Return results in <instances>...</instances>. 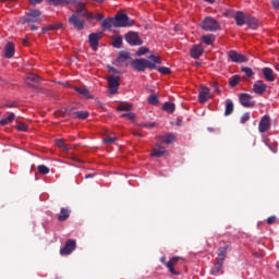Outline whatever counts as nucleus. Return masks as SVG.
Here are the masks:
<instances>
[{
    "mask_svg": "<svg viewBox=\"0 0 279 279\" xmlns=\"http://www.w3.org/2000/svg\"><path fill=\"white\" fill-rule=\"evenodd\" d=\"M72 4L75 8H78L77 11L70 16L69 22L71 25H73L76 29H84V21L80 19H93V13H89L86 8L84 7V3L74 0Z\"/></svg>",
    "mask_w": 279,
    "mask_h": 279,
    "instance_id": "1",
    "label": "nucleus"
},
{
    "mask_svg": "<svg viewBox=\"0 0 279 279\" xmlns=\"http://www.w3.org/2000/svg\"><path fill=\"white\" fill-rule=\"evenodd\" d=\"M156 64H160V58L156 56H150V60L136 59L132 62V66L135 71H145V69H156Z\"/></svg>",
    "mask_w": 279,
    "mask_h": 279,
    "instance_id": "2",
    "label": "nucleus"
},
{
    "mask_svg": "<svg viewBox=\"0 0 279 279\" xmlns=\"http://www.w3.org/2000/svg\"><path fill=\"white\" fill-rule=\"evenodd\" d=\"M132 25H134V21L124 13H118L113 19V27H132Z\"/></svg>",
    "mask_w": 279,
    "mask_h": 279,
    "instance_id": "3",
    "label": "nucleus"
},
{
    "mask_svg": "<svg viewBox=\"0 0 279 279\" xmlns=\"http://www.w3.org/2000/svg\"><path fill=\"white\" fill-rule=\"evenodd\" d=\"M40 11L39 10H31L26 13V16L20 20L22 25H26V23H40Z\"/></svg>",
    "mask_w": 279,
    "mask_h": 279,
    "instance_id": "4",
    "label": "nucleus"
},
{
    "mask_svg": "<svg viewBox=\"0 0 279 279\" xmlns=\"http://www.w3.org/2000/svg\"><path fill=\"white\" fill-rule=\"evenodd\" d=\"M202 29L205 32H216V29H219V23L213 17H206L202 23Z\"/></svg>",
    "mask_w": 279,
    "mask_h": 279,
    "instance_id": "5",
    "label": "nucleus"
},
{
    "mask_svg": "<svg viewBox=\"0 0 279 279\" xmlns=\"http://www.w3.org/2000/svg\"><path fill=\"white\" fill-rule=\"evenodd\" d=\"M125 40H126V43H129V45H132L133 47L143 45V41L141 40L138 33H134V32L128 33L125 35Z\"/></svg>",
    "mask_w": 279,
    "mask_h": 279,
    "instance_id": "6",
    "label": "nucleus"
},
{
    "mask_svg": "<svg viewBox=\"0 0 279 279\" xmlns=\"http://www.w3.org/2000/svg\"><path fill=\"white\" fill-rule=\"evenodd\" d=\"M165 260H167L166 257L160 258V262L163 265H166V267L169 269L170 274H172L173 276H178V271H175L173 266L180 260V257H172L168 263H166Z\"/></svg>",
    "mask_w": 279,
    "mask_h": 279,
    "instance_id": "7",
    "label": "nucleus"
},
{
    "mask_svg": "<svg viewBox=\"0 0 279 279\" xmlns=\"http://www.w3.org/2000/svg\"><path fill=\"white\" fill-rule=\"evenodd\" d=\"M99 40H101V33H92L88 37L89 45L93 51H97L99 47Z\"/></svg>",
    "mask_w": 279,
    "mask_h": 279,
    "instance_id": "8",
    "label": "nucleus"
},
{
    "mask_svg": "<svg viewBox=\"0 0 279 279\" xmlns=\"http://www.w3.org/2000/svg\"><path fill=\"white\" fill-rule=\"evenodd\" d=\"M210 98V88L202 85L199 88L198 101L199 104H206Z\"/></svg>",
    "mask_w": 279,
    "mask_h": 279,
    "instance_id": "9",
    "label": "nucleus"
},
{
    "mask_svg": "<svg viewBox=\"0 0 279 279\" xmlns=\"http://www.w3.org/2000/svg\"><path fill=\"white\" fill-rule=\"evenodd\" d=\"M240 104L244 108H252L254 107V100L252 99V95L250 94H240L239 96Z\"/></svg>",
    "mask_w": 279,
    "mask_h": 279,
    "instance_id": "10",
    "label": "nucleus"
},
{
    "mask_svg": "<svg viewBox=\"0 0 279 279\" xmlns=\"http://www.w3.org/2000/svg\"><path fill=\"white\" fill-rule=\"evenodd\" d=\"M271 128V118L269 116H264L259 121L258 131L262 133L268 132Z\"/></svg>",
    "mask_w": 279,
    "mask_h": 279,
    "instance_id": "11",
    "label": "nucleus"
},
{
    "mask_svg": "<svg viewBox=\"0 0 279 279\" xmlns=\"http://www.w3.org/2000/svg\"><path fill=\"white\" fill-rule=\"evenodd\" d=\"M75 250V241L68 240L63 248L60 250L61 256H69Z\"/></svg>",
    "mask_w": 279,
    "mask_h": 279,
    "instance_id": "12",
    "label": "nucleus"
},
{
    "mask_svg": "<svg viewBox=\"0 0 279 279\" xmlns=\"http://www.w3.org/2000/svg\"><path fill=\"white\" fill-rule=\"evenodd\" d=\"M108 84L111 95H116V93L119 90V76H109Z\"/></svg>",
    "mask_w": 279,
    "mask_h": 279,
    "instance_id": "13",
    "label": "nucleus"
},
{
    "mask_svg": "<svg viewBox=\"0 0 279 279\" xmlns=\"http://www.w3.org/2000/svg\"><path fill=\"white\" fill-rule=\"evenodd\" d=\"M228 56L232 62H238V63L247 62V58L244 54L236 52L235 50L229 51Z\"/></svg>",
    "mask_w": 279,
    "mask_h": 279,
    "instance_id": "14",
    "label": "nucleus"
},
{
    "mask_svg": "<svg viewBox=\"0 0 279 279\" xmlns=\"http://www.w3.org/2000/svg\"><path fill=\"white\" fill-rule=\"evenodd\" d=\"M267 90V84H265L263 81H256L253 85V92L255 95H263Z\"/></svg>",
    "mask_w": 279,
    "mask_h": 279,
    "instance_id": "15",
    "label": "nucleus"
},
{
    "mask_svg": "<svg viewBox=\"0 0 279 279\" xmlns=\"http://www.w3.org/2000/svg\"><path fill=\"white\" fill-rule=\"evenodd\" d=\"M166 154H167V148L156 144L150 156H153L155 158H160V157L165 156Z\"/></svg>",
    "mask_w": 279,
    "mask_h": 279,
    "instance_id": "16",
    "label": "nucleus"
},
{
    "mask_svg": "<svg viewBox=\"0 0 279 279\" xmlns=\"http://www.w3.org/2000/svg\"><path fill=\"white\" fill-rule=\"evenodd\" d=\"M204 53V47L201 45L193 46L191 49V57L197 60Z\"/></svg>",
    "mask_w": 279,
    "mask_h": 279,
    "instance_id": "17",
    "label": "nucleus"
},
{
    "mask_svg": "<svg viewBox=\"0 0 279 279\" xmlns=\"http://www.w3.org/2000/svg\"><path fill=\"white\" fill-rule=\"evenodd\" d=\"M263 75L266 82H274L276 80V76L274 75V70H271L270 68H264Z\"/></svg>",
    "mask_w": 279,
    "mask_h": 279,
    "instance_id": "18",
    "label": "nucleus"
},
{
    "mask_svg": "<svg viewBox=\"0 0 279 279\" xmlns=\"http://www.w3.org/2000/svg\"><path fill=\"white\" fill-rule=\"evenodd\" d=\"M4 58H14V45L10 41L4 47Z\"/></svg>",
    "mask_w": 279,
    "mask_h": 279,
    "instance_id": "19",
    "label": "nucleus"
},
{
    "mask_svg": "<svg viewBox=\"0 0 279 279\" xmlns=\"http://www.w3.org/2000/svg\"><path fill=\"white\" fill-rule=\"evenodd\" d=\"M245 24L250 27V29H258V20L252 16H246Z\"/></svg>",
    "mask_w": 279,
    "mask_h": 279,
    "instance_id": "20",
    "label": "nucleus"
},
{
    "mask_svg": "<svg viewBox=\"0 0 279 279\" xmlns=\"http://www.w3.org/2000/svg\"><path fill=\"white\" fill-rule=\"evenodd\" d=\"M228 253V247L222 246L218 250L217 263H222L226 260V254Z\"/></svg>",
    "mask_w": 279,
    "mask_h": 279,
    "instance_id": "21",
    "label": "nucleus"
},
{
    "mask_svg": "<svg viewBox=\"0 0 279 279\" xmlns=\"http://www.w3.org/2000/svg\"><path fill=\"white\" fill-rule=\"evenodd\" d=\"M234 19H235L236 25H239L240 27L242 25H245L246 20H247V17H245V14H243V12H238L235 14Z\"/></svg>",
    "mask_w": 279,
    "mask_h": 279,
    "instance_id": "22",
    "label": "nucleus"
},
{
    "mask_svg": "<svg viewBox=\"0 0 279 279\" xmlns=\"http://www.w3.org/2000/svg\"><path fill=\"white\" fill-rule=\"evenodd\" d=\"M123 45V37L121 35H114L112 37V46L116 49H121V46Z\"/></svg>",
    "mask_w": 279,
    "mask_h": 279,
    "instance_id": "23",
    "label": "nucleus"
},
{
    "mask_svg": "<svg viewBox=\"0 0 279 279\" xmlns=\"http://www.w3.org/2000/svg\"><path fill=\"white\" fill-rule=\"evenodd\" d=\"M32 82H34V83L40 82V77L36 74H28L26 80H25V84L27 86H34V84H32Z\"/></svg>",
    "mask_w": 279,
    "mask_h": 279,
    "instance_id": "24",
    "label": "nucleus"
},
{
    "mask_svg": "<svg viewBox=\"0 0 279 279\" xmlns=\"http://www.w3.org/2000/svg\"><path fill=\"white\" fill-rule=\"evenodd\" d=\"M75 90L76 93H78V95L85 97V99H93V96L90 95V93H88V89L86 87H76Z\"/></svg>",
    "mask_w": 279,
    "mask_h": 279,
    "instance_id": "25",
    "label": "nucleus"
},
{
    "mask_svg": "<svg viewBox=\"0 0 279 279\" xmlns=\"http://www.w3.org/2000/svg\"><path fill=\"white\" fill-rule=\"evenodd\" d=\"M132 108L133 107L130 102H122L117 107V110L119 112H131Z\"/></svg>",
    "mask_w": 279,
    "mask_h": 279,
    "instance_id": "26",
    "label": "nucleus"
},
{
    "mask_svg": "<svg viewBox=\"0 0 279 279\" xmlns=\"http://www.w3.org/2000/svg\"><path fill=\"white\" fill-rule=\"evenodd\" d=\"M232 112H234V104L232 102V100L228 99L226 101L225 114L226 117H229V114H232Z\"/></svg>",
    "mask_w": 279,
    "mask_h": 279,
    "instance_id": "27",
    "label": "nucleus"
},
{
    "mask_svg": "<svg viewBox=\"0 0 279 279\" xmlns=\"http://www.w3.org/2000/svg\"><path fill=\"white\" fill-rule=\"evenodd\" d=\"M162 143H166V145H171V143L175 142V135L169 133L163 136H161Z\"/></svg>",
    "mask_w": 279,
    "mask_h": 279,
    "instance_id": "28",
    "label": "nucleus"
},
{
    "mask_svg": "<svg viewBox=\"0 0 279 279\" xmlns=\"http://www.w3.org/2000/svg\"><path fill=\"white\" fill-rule=\"evenodd\" d=\"M112 25L114 26V19H112V17L102 21L104 29H111Z\"/></svg>",
    "mask_w": 279,
    "mask_h": 279,
    "instance_id": "29",
    "label": "nucleus"
},
{
    "mask_svg": "<svg viewBox=\"0 0 279 279\" xmlns=\"http://www.w3.org/2000/svg\"><path fill=\"white\" fill-rule=\"evenodd\" d=\"M162 110H165V112H174L175 111V105L172 102H165L162 106Z\"/></svg>",
    "mask_w": 279,
    "mask_h": 279,
    "instance_id": "30",
    "label": "nucleus"
},
{
    "mask_svg": "<svg viewBox=\"0 0 279 279\" xmlns=\"http://www.w3.org/2000/svg\"><path fill=\"white\" fill-rule=\"evenodd\" d=\"M202 41L205 44V45H213V43H215V35H205L202 37Z\"/></svg>",
    "mask_w": 279,
    "mask_h": 279,
    "instance_id": "31",
    "label": "nucleus"
},
{
    "mask_svg": "<svg viewBox=\"0 0 279 279\" xmlns=\"http://www.w3.org/2000/svg\"><path fill=\"white\" fill-rule=\"evenodd\" d=\"M223 267V264L221 262H217V264L211 269L213 276H219V272L221 271V268Z\"/></svg>",
    "mask_w": 279,
    "mask_h": 279,
    "instance_id": "32",
    "label": "nucleus"
},
{
    "mask_svg": "<svg viewBox=\"0 0 279 279\" xmlns=\"http://www.w3.org/2000/svg\"><path fill=\"white\" fill-rule=\"evenodd\" d=\"M14 121V113H10L8 118H3L0 120V125H8Z\"/></svg>",
    "mask_w": 279,
    "mask_h": 279,
    "instance_id": "33",
    "label": "nucleus"
},
{
    "mask_svg": "<svg viewBox=\"0 0 279 279\" xmlns=\"http://www.w3.org/2000/svg\"><path fill=\"white\" fill-rule=\"evenodd\" d=\"M58 219L59 221H66V219H69V209L62 208Z\"/></svg>",
    "mask_w": 279,
    "mask_h": 279,
    "instance_id": "34",
    "label": "nucleus"
},
{
    "mask_svg": "<svg viewBox=\"0 0 279 279\" xmlns=\"http://www.w3.org/2000/svg\"><path fill=\"white\" fill-rule=\"evenodd\" d=\"M241 82V77L239 75H234L229 80L230 86H239V83Z\"/></svg>",
    "mask_w": 279,
    "mask_h": 279,
    "instance_id": "35",
    "label": "nucleus"
},
{
    "mask_svg": "<svg viewBox=\"0 0 279 279\" xmlns=\"http://www.w3.org/2000/svg\"><path fill=\"white\" fill-rule=\"evenodd\" d=\"M59 27H60V25L52 24L47 27H44L41 32H43V34H47V32H53L56 29H59Z\"/></svg>",
    "mask_w": 279,
    "mask_h": 279,
    "instance_id": "36",
    "label": "nucleus"
},
{
    "mask_svg": "<svg viewBox=\"0 0 279 279\" xmlns=\"http://www.w3.org/2000/svg\"><path fill=\"white\" fill-rule=\"evenodd\" d=\"M56 143L58 147H60L61 149H64V151H69V145L64 144V140H57Z\"/></svg>",
    "mask_w": 279,
    "mask_h": 279,
    "instance_id": "37",
    "label": "nucleus"
},
{
    "mask_svg": "<svg viewBox=\"0 0 279 279\" xmlns=\"http://www.w3.org/2000/svg\"><path fill=\"white\" fill-rule=\"evenodd\" d=\"M148 104H150L151 106H157V104H158V96L157 95H150L148 97Z\"/></svg>",
    "mask_w": 279,
    "mask_h": 279,
    "instance_id": "38",
    "label": "nucleus"
},
{
    "mask_svg": "<svg viewBox=\"0 0 279 279\" xmlns=\"http://www.w3.org/2000/svg\"><path fill=\"white\" fill-rule=\"evenodd\" d=\"M38 171L41 173V175H47V173H49V169L45 165L38 166Z\"/></svg>",
    "mask_w": 279,
    "mask_h": 279,
    "instance_id": "39",
    "label": "nucleus"
},
{
    "mask_svg": "<svg viewBox=\"0 0 279 279\" xmlns=\"http://www.w3.org/2000/svg\"><path fill=\"white\" fill-rule=\"evenodd\" d=\"M159 73H162V75H169L171 73V69L166 68V66H160L158 68Z\"/></svg>",
    "mask_w": 279,
    "mask_h": 279,
    "instance_id": "40",
    "label": "nucleus"
},
{
    "mask_svg": "<svg viewBox=\"0 0 279 279\" xmlns=\"http://www.w3.org/2000/svg\"><path fill=\"white\" fill-rule=\"evenodd\" d=\"M77 119H87L88 118V111H78L76 112Z\"/></svg>",
    "mask_w": 279,
    "mask_h": 279,
    "instance_id": "41",
    "label": "nucleus"
},
{
    "mask_svg": "<svg viewBox=\"0 0 279 279\" xmlns=\"http://www.w3.org/2000/svg\"><path fill=\"white\" fill-rule=\"evenodd\" d=\"M242 71L247 77H252V75H254V72L250 68H242Z\"/></svg>",
    "mask_w": 279,
    "mask_h": 279,
    "instance_id": "42",
    "label": "nucleus"
},
{
    "mask_svg": "<svg viewBox=\"0 0 279 279\" xmlns=\"http://www.w3.org/2000/svg\"><path fill=\"white\" fill-rule=\"evenodd\" d=\"M87 19H95V21H104V14L101 13L93 14V17H87Z\"/></svg>",
    "mask_w": 279,
    "mask_h": 279,
    "instance_id": "43",
    "label": "nucleus"
},
{
    "mask_svg": "<svg viewBox=\"0 0 279 279\" xmlns=\"http://www.w3.org/2000/svg\"><path fill=\"white\" fill-rule=\"evenodd\" d=\"M116 141H117V137H106V138H105V143H106L107 145H112V144L116 143Z\"/></svg>",
    "mask_w": 279,
    "mask_h": 279,
    "instance_id": "44",
    "label": "nucleus"
},
{
    "mask_svg": "<svg viewBox=\"0 0 279 279\" xmlns=\"http://www.w3.org/2000/svg\"><path fill=\"white\" fill-rule=\"evenodd\" d=\"M149 51V49L145 48V47H141L137 51V56H145V53H147Z\"/></svg>",
    "mask_w": 279,
    "mask_h": 279,
    "instance_id": "45",
    "label": "nucleus"
},
{
    "mask_svg": "<svg viewBox=\"0 0 279 279\" xmlns=\"http://www.w3.org/2000/svg\"><path fill=\"white\" fill-rule=\"evenodd\" d=\"M122 117H125L126 119H130L133 121V119H136V116L133 112L123 113Z\"/></svg>",
    "mask_w": 279,
    "mask_h": 279,
    "instance_id": "46",
    "label": "nucleus"
},
{
    "mask_svg": "<svg viewBox=\"0 0 279 279\" xmlns=\"http://www.w3.org/2000/svg\"><path fill=\"white\" fill-rule=\"evenodd\" d=\"M250 121V112H246L241 118V123H247Z\"/></svg>",
    "mask_w": 279,
    "mask_h": 279,
    "instance_id": "47",
    "label": "nucleus"
},
{
    "mask_svg": "<svg viewBox=\"0 0 279 279\" xmlns=\"http://www.w3.org/2000/svg\"><path fill=\"white\" fill-rule=\"evenodd\" d=\"M17 130L20 132H27V124L25 123L17 124Z\"/></svg>",
    "mask_w": 279,
    "mask_h": 279,
    "instance_id": "48",
    "label": "nucleus"
},
{
    "mask_svg": "<svg viewBox=\"0 0 279 279\" xmlns=\"http://www.w3.org/2000/svg\"><path fill=\"white\" fill-rule=\"evenodd\" d=\"M265 145H267V147H269V149H270V151H272V154H276V151H278L277 146H275V148L271 147V146L269 145V142H268L267 140L265 141Z\"/></svg>",
    "mask_w": 279,
    "mask_h": 279,
    "instance_id": "49",
    "label": "nucleus"
},
{
    "mask_svg": "<svg viewBox=\"0 0 279 279\" xmlns=\"http://www.w3.org/2000/svg\"><path fill=\"white\" fill-rule=\"evenodd\" d=\"M50 3H53V5H60L62 3H64V0H49Z\"/></svg>",
    "mask_w": 279,
    "mask_h": 279,
    "instance_id": "50",
    "label": "nucleus"
},
{
    "mask_svg": "<svg viewBox=\"0 0 279 279\" xmlns=\"http://www.w3.org/2000/svg\"><path fill=\"white\" fill-rule=\"evenodd\" d=\"M275 222H276V216L269 217V218L267 219V223H268L269 226H271V223H275Z\"/></svg>",
    "mask_w": 279,
    "mask_h": 279,
    "instance_id": "51",
    "label": "nucleus"
},
{
    "mask_svg": "<svg viewBox=\"0 0 279 279\" xmlns=\"http://www.w3.org/2000/svg\"><path fill=\"white\" fill-rule=\"evenodd\" d=\"M32 5H38V3H43V0H28Z\"/></svg>",
    "mask_w": 279,
    "mask_h": 279,
    "instance_id": "52",
    "label": "nucleus"
},
{
    "mask_svg": "<svg viewBox=\"0 0 279 279\" xmlns=\"http://www.w3.org/2000/svg\"><path fill=\"white\" fill-rule=\"evenodd\" d=\"M272 7L275 8V10H279V0H274Z\"/></svg>",
    "mask_w": 279,
    "mask_h": 279,
    "instance_id": "53",
    "label": "nucleus"
},
{
    "mask_svg": "<svg viewBox=\"0 0 279 279\" xmlns=\"http://www.w3.org/2000/svg\"><path fill=\"white\" fill-rule=\"evenodd\" d=\"M213 88H214L215 90L219 92V84L214 83V84H213Z\"/></svg>",
    "mask_w": 279,
    "mask_h": 279,
    "instance_id": "54",
    "label": "nucleus"
},
{
    "mask_svg": "<svg viewBox=\"0 0 279 279\" xmlns=\"http://www.w3.org/2000/svg\"><path fill=\"white\" fill-rule=\"evenodd\" d=\"M156 125V123H148V124H145V128H154Z\"/></svg>",
    "mask_w": 279,
    "mask_h": 279,
    "instance_id": "55",
    "label": "nucleus"
},
{
    "mask_svg": "<svg viewBox=\"0 0 279 279\" xmlns=\"http://www.w3.org/2000/svg\"><path fill=\"white\" fill-rule=\"evenodd\" d=\"M108 69H109V71L111 72V73H114V68H112V66H108Z\"/></svg>",
    "mask_w": 279,
    "mask_h": 279,
    "instance_id": "56",
    "label": "nucleus"
},
{
    "mask_svg": "<svg viewBox=\"0 0 279 279\" xmlns=\"http://www.w3.org/2000/svg\"><path fill=\"white\" fill-rule=\"evenodd\" d=\"M32 32H36V29H38V26H32Z\"/></svg>",
    "mask_w": 279,
    "mask_h": 279,
    "instance_id": "57",
    "label": "nucleus"
},
{
    "mask_svg": "<svg viewBox=\"0 0 279 279\" xmlns=\"http://www.w3.org/2000/svg\"><path fill=\"white\" fill-rule=\"evenodd\" d=\"M207 3H215V0H205Z\"/></svg>",
    "mask_w": 279,
    "mask_h": 279,
    "instance_id": "58",
    "label": "nucleus"
},
{
    "mask_svg": "<svg viewBox=\"0 0 279 279\" xmlns=\"http://www.w3.org/2000/svg\"><path fill=\"white\" fill-rule=\"evenodd\" d=\"M88 178H93V174L85 175V179L88 180Z\"/></svg>",
    "mask_w": 279,
    "mask_h": 279,
    "instance_id": "59",
    "label": "nucleus"
},
{
    "mask_svg": "<svg viewBox=\"0 0 279 279\" xmlns=\"http://www.w3.org/2000/svg\"><path fill=\"white\" fill-rule=\"evenodd\" d=\"M276 71L279 72V64L275 66Z\"/></svg>",
    "mask_w": 279,
    "mask_h": 279,
    "instance_id": "60",
    "label": "nucleus"
},
{
    "mask_svg": "<svg viewBox=\"0 0 279 279\" xmlns=\"http://www.w3.org/2000/svg\"><path fill=\"white\" fill-rule=\"evenodd\" d=\"M227 16H232V13H231V12H228V13H227Z\"/></svg>",
    "mask_w": 279,
    "mask_h": 279,
    "instance_id": "61",
    "label": "nucleus"
}]
</instances>
